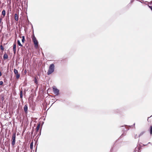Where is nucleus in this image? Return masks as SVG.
<instances>
[{
	"mask_svg": "<svg viewBox=\"0 0 152 152\" xmlns=\"http://www.w3.org/2000/svg\"><path fill=\"white\" fill-rule=\"evenodd\" d=\"M55 66L53 64H51L49 66V69L47 72L48 75H50L52 74L54 71Z\"/></svg>",
	"mask_w": 152,
	"mask_h": 152,
	"instance_id": "1",
	"label": "nucleus"
},
{
	"mask_svg": "<svg viewBox=\"0 0 152 152\" xmlns=\"http://www.w3.org/2000/svg\"><path fill=\"white\" fill-rule=\"evenodd\" d=\"M32 41L34 44L35 48H37L38 47V42L34 34L32 35Z\"/></svg>",
	"mask_w": 152,
	"mask_h": 152,
	"instance_id": "2",
	"label": "nucleus"
},
{
	"mask_svg": "<svg viewBox=\"0 0 152 152\" xmlns=\"http://www.w3.org/2000/svg\"><path fill=\"white\" fill-rule=\"evenodd\" d=\"M16 133L14 132L12 134V137L11 140V144L13 146H14L15 143Z\"/></svg>",
	"mask_w": 152,
	"mask_h": 152,
	"instance_id": "3",
	"label": "nucleus"
},
{
	"mask_svg": "<svg viewBox=\"0 0 152 152\" xmlns=\"http://www.w3.org/2000/svg\"><path fill=\"white\" fill-rule=\"evenodd\" d=\"M14 72L15 74L16 75V78L17 79H18L20 77V75L18 73V70L16 69H14Z\"/></svg>",
	"mask_w": 152,
	"mask_h": 152,
	"instance_id": "4",
	"label": "nucleus"
},
{
	"mask_svg": "<svg viewBox=\"0 0 152 152\" xmlns=\"http://www.w3.org/2000/svg\"><path fill=\"white\" fill-rule=\"evenodd\" d=\"M53 91L54 94L56 95H58L59 94V90L57 88L53 87Z\"/></svg>",
	"mask_w": 152,
	"mask_h": 152,
	"instance_id": "5",
	"label": "nucleus"
},
{
	"mask_svg": "<svg viewBox=\"0 0 152 152\" xmlns=\"http://www.w3.org/2000/svg\"><path fill=\"white\" fill-rule=\"evenodd\" d=\"M16 42H14L13 46V50L14 54H15L16 52Z\"/></svg>",
	"mask_w": 152,
	"mask_h": 152,
	"instance_id": "6",
	"label": "nucleus"
},
{
	"mask_svg": "<svg viewBox=\"0 0 152 152\" xmlns=\"http://www.w3.org/2000/svg\"><path fill=\"white\" fill-rule=\"evenodd\" d=\"M40 127V124H39L35 129V131L36 133H37V132L39 131Z\"/></svg>",
	"mask_w": 152,
	"mask_h": 152,
	"instance_id": "7",
	"label": "nucleus"
},
{
	"mask_svg": "<svg viewBox=\"0 0 152 152\" xmlns=\"http://www.w3.org/2000/svg\"><path fill=\"white\" fill-rule=\"evenodd\" d=\"M24 112L26 113H27V111H28V107L26 104L24 107Z\"/></svg>",
	"mask_w": 152,
	"mask_h": 152,
	"instance_id": "8",
	"label": "nucleus"
},
{
	"mask_svg": "<svg viewBox=\"0 0 152 152\" xmlns=\"http://www.w3.org/2000/svg\"><path fill=\"white\" fill-rule=\"evenodd\" d=\"M1 14L2 15H3L2 18H4L6 15V12L4 10H2V13H1Z\"/></svg>",
	"mask_w": 152,
	"mask_h": 152,
	"instance_id": "9",
	"label": "nucleus"
},
{
	"mask_svg": "<svg viewBox=\"0 0 152 152\" xmlns=\"http://www.w3.org/2000/svg\"><path fill=\"white\" fill-rule=\"evenodd\" d=\"M15 20L18 21V17L17 14H15Z\"/></svg>",
	"mask_w": 152,
	"mask_h": 152,
	"instance_id": "10",
	"label": "nucleus"
},
{
	"mask_svg": "<svg viewBox=\"0 0 152 152\" xmlns=\"http://www.w3.org/2000/svg\"><path fill=\"white\" fill-rule=\"evenodd\" d=\"M33 141H32L30 145V149L31 150L33 149Z\"/></svg>",
	"mask_w": 152,
	"mask_h": 152,
	"instance_id": "11",
	"label": "nucleus"
},
{
	"mask_svg": "<svg viewBox=\"0 0 152 152\" xmlns=\"http://www.w3.org/2000/svg\"><path fill=\"white\" fill-rule=\"evenodd\" d=\"M141 147H137L135 148V150H136L137 151V150H138V152H141Z\"/></svg>",
	"mask_w": 152,
	"mask_h": 152,
	"instance_id": "12",
	"label": "nucleus"
},
{
	"mask_svg": "<svg viewBox=\"0 0 152 152\" xmlns=\"http://www.w3.org/2000/svg\"><path fill=\"white\" fill-rule=\"evenodd\" d=\"M8 56L7 54L5 53L4 55L3 58L4 59H6L8 58Z\"/></svg>",
	"mask_w": 152,
	"mask_h": 152,
	"instance_id": "13",
	"label": "nucleus"
},
{
	"mask_svg": "<svg viewBox=\"0 0 152 152\" xmlns=\"http://www.w3.org/2000/svg\"><path fill=\"white\" fill-rule=\"evenodd\" d=\"M23 92L22 91H21L20 92V97L22 99L23 98Z\"/></svg>",
	"mask_w": 152,
	"mask_h": 152,
	"instance_id": "14",
	"label": "nucleus"
},
{
	"mask_svg": "<svg viewBox=\"0 0 152 152\" xmlns=\"http://www.w3.org/2000/svg\"><path fill=\"white\" fill-rule=\"evenodd\" d=\"M17 43L21 47L23 46V45L21 44L20 41L19 40H18Z\"/></svg>",
	"mask_w": 152,
	"mask_h": 152,
	"instance_id": "15",
	"label": "nucleus"
},
{
	"mask_svg": "<svg viewBox=\"0 0 152 152\" xmlns=\"http://www.w3.org/2000/svg\"><path fill=\"white\" fill-rule=\"evenodd\" d=\"M150 133L151 135L152 133V126H150Z\"/></svg>",
	"mask_w": 152,
	"mask_h": 152,
	"instance_id": "16",
	"label": "nucleus"
},
{
	"mask_svg": "<svg viewBox=\"0 0 152 152\" xmlns=\"http://www.w3.org/2000/svg\"><path fill=\"white\" fill-rule=\"evenodd\" d=\"M25 40V37L24 36H23L22 37V42L23 43H24V42Z\"/></svg>",
	"mask_w": 152,
	"mask_h": 152,
	"instance_id": "17",
	"label": "nucleus"
},
{
	"mask_svg": "<svg viewBox=\"0 0 152 152\" xmlns=\"http://www.w3.org/2000/svg\"><path fill=\"white\" fill-rule=\"evenodd\" d=\"M0 49L1 50L3 51L4 50V48L2 45H1L0 46Z\"/></svg>",
	"mask_w": 152,
	"mask_h": 152,
	"instance_id": "18",
	"label": "nucleus"
},
{
	"mask_svg": "<svg viewBox=\"0 0 152 152\" xmlns=\"http://www.w3.org/2000/svg\"><path fill=\"white\" fill-rule=\"evenodd\" d=\"M34 82L36 84H37V83H38L37 80V79L36 78H35V79H34Z\"/></svg>",
	"mask_w": 152,
	"mask_h": 152,
	"instance_id": "19",
	"label": "nucleus"
},
{
	"mask_svg": "<svg viewBox=\"0 0 152 152\" xmlns=\"http://www.w3.org/2000/svg\"><path fill=\"white\" fill-rule=\"evenodd\" d=\"M3 81H0V85H2L3 84Z\"/></svg>",
	"mask_w": 152,
	"mask_h": 152,
	"instance_id": "20",
	"label": "nucleus"
},
{
	"mask_svg": "<svg viewBox=\"0 0 152 152\" xmlns=\"http://www.w3.org/2000/svg\"><path fill=\"white\" fill-rule=\"evenodd\" d=\"M149 7L152 10V6H149Z\"/></svg>",
	"mask_w": 152,
	"mask_h": 152,
	"instance_id": "21",
	"label": "nucleus"
},
{
	"mask_svg": "<svg viewBox=\"0 0 152 152\" xmlns=\"http://www.w3.org/2000/svg\"><path fill=\"white\" fill-rule=\"evenodd\" d=\"M1 75H2L1 73V72L0 71V76H1Z\"/></svg>",
	"mask_w": 152,
	"mask_h": 152,
	"instance_id": "22",
	"label": "nucleus"
},
{
	"mask_svg": "<svg viewBox=\"0 0 152 152\" xmlns=\"http://www.w3.org/2000/svg\"><path fill=\"white\" fill-rule=\"evenodd\" d=\"M143 134V133H141V134H140V135H141L142 134Z\"/></svg>",
	"mask_w": 152,
	"mask_h": 152,
	"instance_id": "23",
	"label": "nucleus"
},
{
	"mask_svg": "<svg viewBox=\"0 0 152 152\" xmlns=\"http://www.w3.org/2000/svg\"><path fill=\"white\" fill-rule=\"evenodd\" d=\"M137 135H136V136L135 135V138H136V137H137Z\"/></svg>",
	"mask_w": 152,
	"mask_h": 152,
	"instance_id": "24",
	"label": "nucleus"
},
{
	"mask_svg": "<svg viewBox=\"0 0 152 152\" xmlns=\"http://www.w3.org/2000/svg\"><path fill=\"white\" fill-rule=\"evenodd\" d=\"M150 117L148 118V120H147L148 121L149 118H150Z\"/></svg>",
	"mask_w": 152,
	"mask_h": 152,
	"instance_id": "25",
	"label": "nucleus"
},
{
	"mask_svg": "<svg viewBox=\"0 0 152 152\" xmlns=\"http://www.w3.org/2000/svg\"><path fill=\"white\" fill-rule=\"evenodd\" d=\"M152 116V115L151 116H150V117H151V116Z\"/></svg>",
	"mask_w": 152,
	"mask_h": 152,
	"instance_id": "26",
	"label": "nucleus"
}]
</instances>
